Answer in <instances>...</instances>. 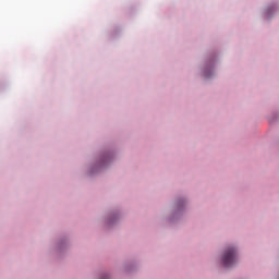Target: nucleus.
Returning <instances> with one entry per match:
<instances>
[{
  "instance_id": "1",
  "label": "nucleus",
  "mask_w": 279,
  "mask_h": 279,
  "mask_svg": "<svg viewBox=\"0 0 279 279\" xmlns=\"http://www.w3.org/2000/svg\"><path fill=\"white\" fill-rule=\"evenodd\" d=\"M221 263L223 267H232V265L236 263V250H234V247L227 248Z\"/></svg>"
}]
</instances>
